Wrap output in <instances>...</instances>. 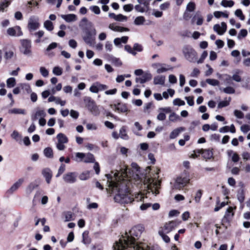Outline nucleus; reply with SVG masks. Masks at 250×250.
I'll return each mask as SVG.
<instances>
[{
  "label": "nucleus",
  "mask_w": 250,
  "mask_h": 250,
  "mask_svg": "<svg viewBox=\"0 0 250 250\" xmlns=\"http://www.w3.org/2000/svg\"><path fill=\"white\" fill-rule=\"evenodd\" d=\"M132 175L125 167L120 171H112L105 175L108 184V188L107 190L114 195L116 202L129 204L134 200L133 195L128 189L129 184L133 180L136 182L141 181L142 178L140 175V167L136 164L132 163Z\"/></svg>",
  "instance_id": "nucleus-1"
},
{
  "label": "nucleus",
  "mask_w": 250,
  "mask_h": 250,
  "mask_svg": "<svg viewBox=\"0 0 250 250\" xmlns=\"http://www.w3.org/2000/svg\"><path fill=\"white\" fill-rule=\"evenodd\" d=\"M144 231L142 225L133 227L128 233L125 232L115 242L113 250H152L146 243L138 241Z\"/></svg>",
  "instance_id": "nucleus-2"
},
{
  "label": "nucleus",
  "mask_w": 250,
  "mask_h": 250,
  "mask_svg": "<svg viewBox=\"0 0 250 250\" xmlns=\"http://www.w3.org/2000/svg\"><path fill=\"white\" fill-rule=\"evenodd\" d=\"M159 170H151L149 167H146L143 174V183L145 187L147 188L148 192L157 195L159 194L160 188V181L158 180Z\"/></svg>",
  "instance_id": "nucleus-3"
},
{
  "label": "nucleus",
  "mask_w": 250,
  "mask_h": 250,
  "mask_svg": "<svg viewBox=\"0 0 250 250\" xmlns=\"http://www.w3.org/2000/svg\"><path fill=\"white\" fill-rule=\"evenodd\" d=\"M46 113L43 109L37 108L31 115V119L33 122L39 120V124L41 126H44L46 124V120L44 117L46 116Z\"/></svg>",
  "instance_id": "nucleus-4"
},
{
  "label": "nucleus",
  "mask_w": 250,
  "mask_h": 250,
  "mask_svg": "<svg viewBox=\"0 0 250 250\" xmlns=\"http://www.w3.org/2000/svg\"><path fill=\"white\" fill-rule=\"evenodd\" d=\"M190 180L189 175L185 172L178 177L172 186V189H180L188 184Z\"/></svg>",
  "instance_id": "nucleus-5"
},
{
  "label": "nucleus",
  "mask_w": 250,
  "mask_h": 250,
  "mask_svg": "<svg viewBox=\"0 0 250 250\" xmlns=\"http://www.w3.org/2000/svg\"><path fill=\"white\" fill-rule=\"evenodd\" d=\"M185 58L190 62H195L197 60V53L191 46H185L182 49Z\"/></svg>",
  "instance_id": "nucleus-6"
},
{
  "label": "nucleus",
  "mask_w": 250,
  "mask_h": 250,
  "mask_svg": "<svg viewBox=\"0 0 250 250\" xmlns=\"http://www.w3.org/2000/svg\"><path fill=\"white\" fill-rule=\"evenodd\" d=\"M83 101L85 107L94 115H98L100 113L98 106L95 104V103L89 97H85L83 98Z\"/></svg>",
  "instance_id": "nucleus-7"
},
{
  "label": "nucleus",
  "mask_w": 250,
  "mask_h": 250,
  "mask_svg": "<svg viewBox=\"0 0 250 250\" xmlns=\"http://www.w3.org/2000/svg\"><path fill=\"white\" fill-rule=\"evenodd\" d=\"M40 26L39 19L38 17L31 16L28 21L27 28L30 32H32L38 29Z\"/></svg>",
  "instance_id": "nucleus-8"
},
{
  "label": "nucleus",
  "mask_w": 250,
  "mask_h": 250,
  "mask_svg": "<svg viewBox=\"0 0 250 250\" xmlns=\"http://www.w3.org/2000/svg\"><path fill=\"white\" fill-rule=\"evenodd\" d=\"M180 222L178 221H171L166 223L164 227L161 228V230L164 231L166 233H169L180 224Z\"/></svg>",
  "instance_id": "nucleus-9"
},
{
  "label": "nucleus",
  "mask_w": 250,
  "mask_h": 250,
  "mask_svg": "<svg viewBox=\"0 0 250 250\" xmlns=\"http://www.w3.org/2000/svg\"><path fill=\"white\" fill-rule=\"evenodd\" d=\"M21 52L25 55L30 56L31 54V44L30 41L27 40H23L21 41Z\"/></svg>",
  "instance_id": "nucleus-10"
},
{
  "label": "nucleus",
  "mask_w": 250,
  "mask_h": 250,
  "mask_svg": "<svg viewBox=\"0 0 250 250\" xmlns=\"http://www.w3.org/2000/svg\"><path fill=\"white\" fill-rule=\"evenodd\" d=\"M108 88V86L102 84L99 82H95L91 85L89 88L90 92L94 93H97L100 91H103Z\"/></svg>",
  "instance_id": "nucleus-11"
},
{
  "label": "nucleus",
  "mask_w": 250,
  "mask_h": 250,
  "mask_svg": "<svg viewBox=\"0 0 250 250\" xmlns=\"http://www.w3.org/2000/svg\"><path fill=\"white\" fill-rule=\"evenodd\" d=\"M63 180L65 183L72 184L77 180V174L75 172H67L63 176Z\"/></svg>",
  "instance_id": "nucleus-12"
},
{
  "label": "nucleus",
  "mask_w": 250,
  "mask_h": 250,
  "mask_svg": "<svg viewBox=\"0 0 250 250\" xmlns=\"http://www.w3.org/2000/svg\"><path fill=\"white\" fill-rule=\"evenodd\" d=\"M7 32L11 36H21L22 35L21 28L19 26L9 28L7 30Z\"/></svg>",
  "instance_id": "nucleus-13"
},
{
  "label": "nucleus",
  "mask_w": 250,
  "mask_h": 250,
  "mask_svg": "<svg viewBox=\"0 0 250 250\" xmlns=\"http://www.w3.org/2000/svg\"><path fill=\"white\" fill-rule=\"evenodd\" d=\"M213 28L214 31L217 33L218 35H222L226 31L227 24L225 22H222L221 25L219 24H215Z\"/></svg>",
  "instance_id": "nucleus-14"
},
{
  "label": "nucleus",
  "mask_w": 250,
  "mask_h": 250,
  "mask_svg": "<svg viewBox=\"0 0 250 250\" xmlns=\"http://www.w3.org/2000/svg\"><path fill=\"white\" fill-rule=\"evenodd\" d=\"M154 66L157 67V73L159 74L167 72L173 69L172 66L167 64L157 63L154 64Z\"/></svg>",
  "instance_id": "nucleus-15"
},
{
  "label": "nucleus",
  "mask_w": 250,
  "mask_h": 250,
  "mask_svg": "<svg viewBox=\"0 0 250 250\" xmlns=\"http://www.w3.org/2000/svg\"><path fill=\"white\" fill-rule=\"evenodd\" d=\"M108 28L113 31L118 32H128L129 31L128 28L119 26L116 23H110L108 25Z\"/></svg>",
  "instance_id": "nucleus-16"
},
{
  "label": "nucleus",
  "mask_w": 250,
  "mask_h": 250,
  "mask_svg": "<svg viewBox=\"0 0 250 250\" xmlns=\"http://www.w3.org/2000/svg\"><path fill=\"white\" fill-rule=\"evenodd\" d=\"M108 28L113 31L118 32H128L129 31L128 28L119 26L116 23H110L108 25Z\"/></svg>",
  "instance_id": "nucleus-17"
},
{
  "label": "nucleus",
  "mask_w": 250,
  "mask_h": 250,
  "mask_svg": "<svg viewBox=\"0 0 250 250\" xmlns=\"http://www.w3.org/2000/svg\"><path fill=\"white\" fill-rule=\"evenodd\" d=\"M92 34H93V36H95L96 34V31L95 29H93L91 32L89 31L86 32L85 35L83 37V40L87 44H92L93 42L94 39L92 37Z\"/></svg>",
  "instance_id": "nucleus-18"
},
{
  "label": "nucleus",
  "mask_w": 250,
  "mask_h": 250,
  "mask_svg": "<svg viewBox=\"0 0 250 250\" xmlns=\"http://www.w3.org/2000/svg\"><path fill=\"white\" fill-rule=\"evenodd\" d=\"M111 107L114 111L119 112H126L128 111L127 107L125 104L119 103L117 104L111 105Z\"/></svg>",
  "instance_id": "nucleus-19"
},
{
  "label": "nucleus",
  "mask_w": 250,
  "mask_h": 250,
  "mask_svg": "<svg viewBox=\"0 0 250 250\" xmlns=\"http://www.w3.org/2000/svg\"><path fill=\"white\" fill-rule=\"evenodd\" d=\"M151 77L150 74L146 73L143 75L141 77L136 78L135 81L136 83H144L151 80Z\"/></svg>",
  "instance_id": "nucleus-20"
},
{
  "label": "nucleus",
  "mask_w": 250,
  "mask_h": 250,
  "mask_svg": "<svg viewBox=\"0 0 250 250\" xmlns=\"http://www.w3.org/2000/svg\"><path fill=\"white\" fill-rule=\"evenodd\" d=\"M8 113L10 114H20L25 115L26 114V111L24 109L13 108L8 110Z\"/></svg>",
  "instance_id": "nucleus-21"
},
{
  "label": "nucleus",
  "mask_w": 250,
  "mask_h": 250,
  "mask_svg": "<svg viewBox=\"0 0 250 250\" xmlns=\"http://www.w3.org/2000/svg\"><path fill=\"white\" fill-rule=\"evenodd\" d=\"M42 174L43 177L45 178V180L47 184H50L52 174L51 170L48 168H45L42 170Z\"/></svg>",
  "instance_id": "nucleus-22"
},
{
  "label": "nucleus",
  "mask_w": 250,
  "mask_h": 250,
  "mask_svg": "<svg viewBox=\"0 0 250 250\" xmlns=\"http://www.w3.org/2000/svg\"><path fill=\"white\" fill-rule=\"evenodd\" d=\"M23 182V179H19L15 182L8 190V192L13 193L16 191Z\"/></svg>",
  "instance_id": "nucleus-23"
},
{
  "label": "nucleus",
  "mask_w": 250,
  "mask_h": 250,
  "mask_svg": "<svg viewBox=\"0 0 250 250\" xmlns=\"http://www.w3.org/2000/svg\"><path fill=\"white\" fill-rule=\"evenodd\" d=\"M61 17L66 22H70L76 21L77 20V17L75 14H70L67 15H62Z\"/></svg>",
  "instance_id": "nucleus-24"
},
{
  "label": "nucleus",
  "mask_w": 250,
  "mask_h": 250,
  "mask_svg": "<svg viewBox=\"0 0 250 250\" xmlns=\"http://www.w3.org/2000/svg\"><path fill=\"white\" fill-rule=\"evenodd\" d=\"M227 153L229 157L231 158V160L233 162H237L239 160L238 155L232 150H228Z\"/></svg>",
  "instance_id": "nucleus-25"
},
{
  "label": "nucleus",
  "mask_w": 250,
  "mask_h": 250,
  "mask_svg": "<svg viewBox=\"0 0 250 250\" xmlns=\"http://www.w3.org/2000/svg\"><path fill=\"white\" fill-rule=\"evenodd\" d=\"M201 150H202L201 154H202L204 158H205L206 159H209L212 157L213 153H212L211 150L209 149H201Z\"/></svg>",
  "instance_id": "nucleus-26"
},
{
  "label": "nucleus",
  "mask_w": 250,
  "mask_h": 250,
  "mask_svg": "<svg viewBox=\"0 0 250 250\" xmlns=\"http://www.w3.org/2000/svg\"><path fill=\"white\" fill-rule=\"evenodd\" d=\"M184 128L183 127L177 128L171 131L169 137L170 139H173L177 137L180 133L183 131Z\"/></svg>",
  "instance_id": "nucleus-27"
},
{
  "label": "nucleus",
  "mask_w": 250,
  "mask_h": 250,
  "mask_svg": "<svg viewBox=\"0 0 250 250\" xmlns=\"http://www.w3.org/2000/svg\"><path fill=\"white\" fill-rule=\"evenodd\" d=\"M237 198L240 204H242L245 200V191L243 189H240L238 191Z\"/></svg>",
  "instance_id": "nucleus-28"
},
{
  "label": "nucleus",
  "mask_w": 250,
  "mask_h": 250,
  "mask_svg": "<svg viewBox=\"0 0 250 250\" xmlns=\"http://www.w3.org/2000/svg\"><path fill=\"white\" fill-rule=\"evenodd\" d=\"M58 142L63 144H66L68 142L67 137L63 133H60L57 136Z\"/></svg>",
  "instance_id": "nucleus-29"
},
{
  "label": "nucleus",
  "mask_w": 250,
  "mask_h": 250,
  "mask_svg": "<svg viewBox=\"0 0 250 250\" xmlns=\"http://www.w3.org/2000/svg\"><path fill=\"white\" fill-rule=\"evenodd\" d=\"M165 82V77L163 76H158L154 78V83L155 84L163 85Z\"/></svg>",
  "instance_id": "nucleus-30"
},
{
  "label": "nucleus",
  "mask_w": 250,
  "mask_h": 250,
  "mask_svg": "<svg viewBox=\"0 0 250 250\" xmlns=\"http://www.w3.org/2000/svg\"><path fill=\"white\" fill-rule=\"evenodd\" d=\"M95 161L94 155L90 153L85 154V156L83 159L84 163H93Z\"/></svg>",
  "instance_id": "nucleus-31"
},
{
  "label": "nucleus",
  "mask_w": 250,
  "mask_h": 250,
  "mask_svg": "<svg viewBox=\"0 0 250 250\" xmlns=\"http://www.w3.org/2000/svg\"><path fill=\"white\" fill-rule=\"evenodd\" d=\"M16 84V79L13 77L8 78L6 80V85L8 88H12L15 86Z\"/></svg>",
  "instance_id": "nucleus-32"
},
{
  "label": "nucleus",
  "mask_w": 250,
  "mask_h": 250,
  "mask_svg": "<svg viewBox=\"0 0 250 250\" xmlns=\"http://www.w3.org/2000/svg\"><path fill=\"white\" fill-rule=\"evenodd\" d=\"M85 156V153L81 152H77L75 154V157L74 160L77 162H83Z\"/></svg>",
  "instance_id": "nucleus-33"
},
{
  "label": "nucleus",
  "mask_w": 250,
  "mask_h": 250,
  "mask_svg": "<svg viewBox=\"0 0 250 250\" xmlns=\"http://www.w3.org/2000/svg\"><path fill=\"white\" fill-rule=\"evenodd\" d=\"M196 20V24L198 25H200L203 23V19L202 16L198 13H196L194 16L192 21Z\"/></svg>",
  "instance_id": "nucleus-34"
},
{
  "label": "nucleus",
  "mask_w": 250,
  "mask_h": 250,
  "mask_svg": "<svg viewBox=\"0 0 250 250\" xmlns=\"http://www.w3.org/2000/svg\"><path fill=\"white\" fill-rule=\"evenodd\" d=\"M145 18L143 16H138L136 17L134 21V23L136 25H143L145 22Z\"/></svg>",
  "instance_id": "nucleus-35"
},
{
  "label": "nucleus",
  "mask_w": 250,
  "mask_h": 250,
  "mask_svg": "<svg viewBox=\"0 0 250 250\" xmlns=\"http://www.w3.org/2000/svg\"><path fill=\"white\" fill-rule=\"evenodd\" d=\"M43 26L46 29L49 31L53 30L54 28L53 23L49 20L44 21Z\"/></svg>",
  "instance_id": "nucleus-36"
},
{
  "label": "nucleus",
  "mask_w": 250,
  "mask_h": 250,
  "mask_svg": "<svg viewBox=\"0 0 250 250\" xmlns=\"http://www.w3.org/2000/svg\"><path fill=\"white\" fill-rule=\"evenodd\" d=\"M120 137L124 140H127L128 137L126 132V129L124 126L121 128L119 133Z\"/></svg>",
  "instance_id": "nucleus-37"
},
{
  "label": "nucleus",
  "mask_w": 250,
  "mask_h": 250,
  "mask_svg": "<svg viewBox=\"0 0 250 250\" xmlns=\"http://www.w3.org/2000/svg\"><path fill=\"white\" fill-rule=\"evenodd\" d=\"M44 32L42 30H40L34 34V36L37 38L35 41L36 43H40L41 42V38L44 35Z\"/></svg>",
  "instance_id": "nucleus-38"
},
{
  "label": "nucleus",
  "mask_w": 250,
  "mask_h": 250,
  "mask_svg": "<svg viewBox=\"0 0 250 250\" xmlns=\"http://www.w3.org/2000/svg\"><path fill=\"white\" fill-rule=\"evenodd\" d=\"M64 218L65 222H69L74 220V215L70 211H68L64 213Z\"/></svg>",
  "instance_id": "nucleus-39"
},
{
  "label": "nucleus",
  "mask_w": 250,
  "mask_h": 250,
  "mask_svg": "<svg viewBox=\"0 0 250 250\" xmlns=\"http://www.w3.org/2000/svg\"><path fill=\"white\" fill-rule=\"evenodd\" d=\"M236 209V207H229L226 210L225 213V216L226 217H232L234 215V213L233 212V209Z\"/></svg>",
  "instance_id": "nucleus-40"
},
{
  "label": "nucleus",
  "mask_w": 250,
  "mask_h": 250,
  "mask_svg": "<svg viewBox=\"0 0 250 250\" xmlns=\"http://www.w3.org/2000/svg\"><path fill=\"white\" fill-rule=\"evenodd\" d=\"M52 73L56 76H60L62 73V69L59 66H55L53 68Z\"/></svg>",
  "instance_id": "nucleus-41"
},
{
  "label": "nucleus",
  "mask_w": 250,
  "mask_h": 250,
  "mask_svg": "<svg viewBox=\"0 0 250 250\" xmlns=\"http://www.w3.org/2000/svg\"><path fill=\"white\" fill-rule=\"evenodd\" d=\"M168 119L172 122H176L180 120V117L176 113L173 112L169 115Z\"/></svg>",
  "instance_id": "nucleus-42"
},
{
  "label": "nucleus",
  "mask_w": 250,
  "mask_h": 250,
  "mask_svg": "<svg viewBox=\"0 0 250 250\" xmlns=\"http://www.w3.org/2000/svg\"><path fill=\"white\" fill-rule=\"evenodd\" d=\"M166 233H167L163 230H160L159 231V234L162 237L163 240L166 243H168L170 241V238L166 234Z\"/></svg>",
  "instance_id": "nucleus-43"
},
{
  "label": "nucleus",
  "mask_w": 250,
  "mask_h": 250,
  "mask_svg": "<svg viewBox=\"0 0 250 250\" xmlns=\"http://www.w3.org/2000/svg\"><path fill=\"white\" fill-rule=\"evenodd\" d=\"M202 195V191L200 189L197 190L194 196V200L196 203H199L200 201Z\"/></svg>",
  "instance_id": "nucleus-44"
},
{
  "label": "nucleus",
  "mask_w": 250,
  "mask_h": 250,
  "mask_svg": "<svg viewBox=\"0 0 250 250\" xmlns=\"http://www.w3.org/2000/svg\"><path fill=\"white\" fill-rule=\"evenodd\" d=\"M127 20V17L126 16H124L121 14L117 15L116 18H115V21L120 22L126 21Z\"/></svg>",
  "instance_id": "nucleus-45"
},
{
  "label": "nucleus",
  "mask_w": 250,
  "mask_h": 250,
  "mask_svg": "<svg viewBox=\"0 0 250 250\" xmlns=\"http://www.w3.org/2000/svg\"><path fill=\"white\" fill-rule=\"evenodd\" d=\"M11 137L16 141H18L21 138V136L17 130H14L13 131L11 134Z\"/></svg>",
  "instance_id": "nucleus-46"
},
{
  "label": "nucleus",
  "mask_w": 250,
  "mask_h": 250,
  "mask_svg": "<svg viewBox=\"0 0 250 250\" xmlns=\"http://www.w3.org/2000/svg\"><path fill=\"white\" fill-rule=\"evenodd\" d=\"M44 154L46 157L52 158L53 157V150L51 148L47 147L44 150Z\"/></svg>",
  "instance_id": "nucleus-47"
},
{
  "label": "nucleus",
  "mask_w": 250,
  "mask_h": 250,
  "mask_svg": "<svg viewBox=\"0 0 250 250\" xmlns=\"http://www.w3.org/2000/svg\"><path fill=\"white\" fill-rule=\"evenodd\" d=\"M206 82L209 85L212 86H218L219 85V82L215 79H208Z\"/></svg>",
  "instance_id": "nucleus-48"
},
{
  "label": "nucleus",
  "mask_w": 250,
  "mask_h": 250,
  "mask_svg": "<svg viewBox=\"0 0 250 250\" xmlns=\"http://www.w3.org/2000/svg\"><path fill=\"white\" fill-rule=\"evenodd\" d=\"M40 72L43 77H47L48 76L49 71L45 67L43 66L40 67Z\"/></svg>",
  "instance_id": "nucleus-49"
},
{
  "label": "nucleus",
  "mask_w": 250,
  "mask_h": 250,
  "mask_svg": "<svg viewBox=\"0 0 250 250\" xmlns=\"http://www.w3.org/2000/svg\"><path fill=\"white\" fill-rule=\"evenodd\" d=\"M221 5L224 7H231L234 5V2L232 0H223L221 3Z\"/></svg>",
  "instance_id": "nucleus-50"
},
{
  "label": "nucleus",
  "mask_w": 250,
  "mask_h": 250,
  "mask_svg": "<svg viewBox=\"0 0 250 250\" xmlns=\"http://www.w3.org/2000/svg\"><path fill=\"white\" fill-rule=\"evenodd\" d=\"M202 152V150L201 149H196L193 151V153L191 154L189 157L190 158L195 159L197 158L200 154H201V152Z\"/></svg>",
  "instance_id": "nucleus-51"
},
{
  "label": "nucleus",
  "mask_w": 250,
  "mask_h": 250,
  "mask_svg": "<svg viewBox=\"0 0 250 250\" xmlns=\"http://www.w3.org/2000/svg\"><path fill=\"white\" fill-rule=\"evenodd\" d=\"M247 34L248 32L246 29H241L237 36V39L238 40H241L242 38L246 37L247 36Z\"/></svg>",
  "instance_id": "nucleus-52"
},
{
  "label": "nucleus",
  "mask_w": 250,
  "mask_h": 250,
  "mask_svg": "<svg viewBox=\"0 0 250 250\" xmlns=\"http://www.w3.org/2000/svg\"><path fill=\"white\" fill-rule=\"evenodd\" d=\"M220 90H222V88H220ZM223 91L227 94H233L235 93V89L230 86H228L226 88L222 89Z\"/></svg>",
  "instance_id": "nucleus-53"
},
{
  "label": "nucleus",
  "mask_w": 250,
  "mask_h": 250,
  "mask_svg": "<svg viewBox=\"0 0 250 250\" xmlns=\"http://www.w3.org/2000/svg\"><path fill=\"white\" fill-rule=\"evenodd\" d=\"M241 72L240 70H237L236 73L232 76V79L237 82H240L241 81V77L239 75V73Z\"/></svg>",
  "instance_id": "nucleus-54"
},
{
  "label": "nucleus",
  "mask_w": 250,
  "mask_h": 250,
  "mask_svg": "<svg viewBox=\"0 0 250 250\" xmlns=\"http://www.w3.org/2000/svg\"><path fill=\"white\" fill-rule=\"evenodd\" d=\"M235 15L237 17L239 18V19L241 21H244L245 19L244 15H243L242 11L241 9H237L235 11Z\"/></svg>",
  "instance_id": "nucleus-55"
},
{
  "label": "nucleus",
  "mask_w": 250,
  "mask_h": 250,
  "mask_svg": "<svg viewBox=\"0 0 250 250\" xmlns=\"http://www.w3.org/2000/svg\"><path fill=\"white\" fill-rule=\"evenodd\" d=\"M208 56V52L207 51H204L203 53L202 54L200 59L197 61V63H202L204 62V60L206 58V57Z\"/></svg>",
  "instance_id": "nucleus-56"
},
{
  "label": "nucleus",
  "mask_w": 250,
  "mask_h": 250,
  "mask_svg": "<svg viewBox=\"0 0 250 250\" xmlns=\"http://www.w3.org/2000/svg\"><path fill=\"white\" fill-rule=\"evenodd\" d=\"M173 104L175 105L181 106L184 105L185 102L179 98H176L173 101Z\"/></svg>",
  "instance_id": "nucleus-57"
},
{
  "label": "nucleus",
  "mask_w": 250,
  "mask_h": 250,
  "mask_svg": "<svg viewBox=\"0 0 250 250\" xmlns=\"http://www.w3.org/2000/svg\"><path fill=\"white\" fill-rule=\"evenodd\" d=\"M20 86L22 89H24L28 93H31L32 91L30 86L27 83H21Z\"/></svg>",
  "instance_id": "nucleus-58"
},
{
  "label": "nucleus",
  "mask_w": 250,
  "mask_h": 250,
  "mask_svg": "<svg viewBox=\"0 0 250 250\" xmlns=\"http://www.w3.org/2000/svg\"><path fill=\"white\" fill-rule=\"evenodd\" d=\"M214 16L216 18H219L221 16H223L225 18L228 17V14L223 12L221 11H215L214 12Z\"/></svg>",
  "instance_id": "nucleus-59"
},
{
  "label": "nucleus",
  "mask_w": 250,
  "mask_h": 250,
  "mask_svg": "<svg viewBox=\"0 0 250 250\" xmlns=\"http://www.w3.org/2000/svg\"><path fill=\"white\" fill-rule=\"evenodd\" d=\"M125 50L133 56H135L137 54V53L133 50V48L129 45H126L125 46Z\"/></svg>",
  "instance_id": "nucleus-60"
},
{
  "label": "nucleus",
  "mask_w": 250,
  "mask_h": 250,
  "mask_svg": "<svg viewBox=\"0 0 250 250\" xmlns=\"http://www.w3.org/2000/svg\"><path fill=\"white\" fill-rule=\"evenodd\" d=\"M37 187V185L34 183H31L27 187L26 189V192L27 194H30L33 191V190Z\"/></svg>",
  "instance_id": "nucleus-61"
},
{
  "label": "nucleus",
  "mask_w": 250,
  "mask_h": 250,
  "mask_svg": "<svg viewBox=\"0 0 250 250\" xmlns=\"http://www.w3.org/2000/svg\"><path fill=\"white\" fill-rule=\"evenodd\" d=\"M113 45L112 43L109 41H107L105 43V49L107 52H110L112 50Z\"/></svg>",
  "instance_id": "nucleus-62"
},
{
  "label": "nucleus",
  "mask_w": 250,
  "mask_h": 250,
  "mask_svg": "<svg viewBox=\"0 0 250 250\" xmlns=\"http://www.w3.org/2000/svg\"><path fill=\"white\" fill-rule=\"evenodd\" d=\"M65 170V165L62 164L60 166L57 174H56V177H59L62 174Z\"/></svg>",
  "instance_id": "nucleus-63"
},
{
  "label": "nucleus",
  "mask_w": 250,
  "mask_h": 250,
  "mask_svg": "<svg viewBox=\"0 0 250 250\" xmlns=\"http://www.w3.org/2000/svg\"><path fill=\"white\" fill-rule=\"evenodd\" d=\"M195 4L194 2H190L187 5V10L189 12H192L194 10Z\"/></svg>",
  "instance_id": "nucleus-64"
}]
</instances>
